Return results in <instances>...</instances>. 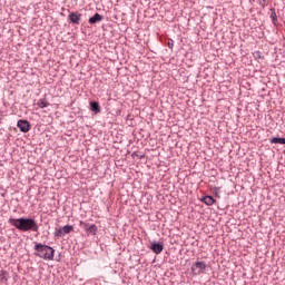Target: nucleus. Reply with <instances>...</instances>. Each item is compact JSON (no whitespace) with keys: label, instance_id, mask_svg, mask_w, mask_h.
<instances>
[{"label":"nucleus","instance_id":"obj_1","mask_svg":"<svg viewBox=\"0 0 285 285\" xmlns=\"http://www.w3.org/2000/svg\"><path fill=\"white\" fill-rule=\"evenodd\" d=\"M9 224L22 233H39V225L33 218H9Z\"/></svg>","mask_w":285,"mask_h":285},{"label":"nucleus","instance_id":"obj_2","mask_svg":"<svg viewBox=\"0 0 285 285\" xmlns=\"http://www.w3.org/2000/svg\"><path fill=\"white\" fill-rule=\"evenodd\" d=\"M33 250L36 252L35 255L41 259H46L47 262H52V259H55V248L48 245L36 243Z\"/></svg>","mask_w":285,"mask_h":285},{"label":"nucleus","instance_id":"obj_3","mask_svg":"<svg viewBox=\"0 0 285 285\" xmlns=\"http://www.w3.org/2000/svg\"><path fill=\"white\" fill-rule=\"evenodd\" d=\"M206 263L202 261H197L191 265V273L194 275H202L203 273H206Z\"/></svg>","mask_w":285,"mask_h":285},{"label":"nucleus","instance_id":"obj_4","mask_svg":"<svg viewBox=\"0 0 285 285\" xmlns=\"http://www.w3.org/2000/svg\"><path fill=\"white\" fill-rule=\"evenodd\" d=\"M80 226H83L86 233H88L89 235H97V225H90V223H83V220H80Z\"/></svg>","mask_w":285,"mask_h":285},{"label":"nucleus","instance_id":"obj_5","mask_svg":"<svg viewBox=\"0 0 285 285\" xmlns=\"http://www.w3.org/2000/svg\"><path fill=\"white\" fill-rule=\"evenodd\" d=\"M68 19L75 26H79V23H81V13H79V12H71V13H69Z\"/></svg>","mask_w":285,"mask_h":285},{"label":"nucleus","instance_id":"obj_6","mask_svg":"<svg viewBox=\"0 0 285 285\" xmlns=\"http://www.w3.org/2000/svg\"><path fill=\"white\" fill-rule=\"evenodd\" d=\"M17 127L21 132H30V122L28 120H18Z\"/></svg>","mask_w":285,"mask_h":285},{"label":"nucleus","instance_id":"obj_7","mask_svg":"<svg viewBox=\"0 0 285 285\" xmlns=\"http://www.w3.org/2000/svg\"><path fill=\"white\" fill-rule=\"evenodd\" d=\"M150 249L155 255H160V253L164 250V243H151Z\"/></svg>","mask_w":285,"mask_h":285},{"label":"nucleus","instance_id":"obj_8","mask_svg":"<svg viewBox=\"0 0 285 285\" xmlns=\"http://www.w3.org/2000/svg\"><path fill=\"white\" fill-rule=\"evenodd\" d=\"M99 21H104V16L99 13H95L91 18H89V23L91 24L99 23Z\"/></svg>","mask_w":285,"mask_h":285},{"label":"nucleus","instance_id":"obj_9","mask_svg":"<svg viewBox=\"0 0 285 285\" xmlns=\"http://www.w3.org/2000/svg\"><path fill=\"white\" fill-rule=\"evenodd\" d=\"M203 204H206V206H213L215 204V198L213 196H204L202 198Z\"/></svg>","mask_w":285,"mask_h":285},{"label":"nucleus","instance_id":"obj_10","mask_svg":"<svg viewBox=\"0 0 285 285\" xmlns=\"http://www.w3.org/2000/svg\"><path fill=\"white\" fill-rule=\"evenodd\" d=\"M90 110L92 112H96V115H98V112H101V107H99V102L97 101H91L90 102Z\"/></svg>","mask_w":285,"mask_h":285},{"label":"nucleus","instance_id":"obj_11","mask_svg":"<svg viewBox=\"0 0 285 285\" xmlns=\"http://www.w3.org/2000/svg\"><path fill=\"white\" fill-rule=\"evenodd\" d=\"M9 277L10 276H9L8 272H6L3 269L0 271V282H1V284H8Z\"/></svg>","mask_w":285,"mask_h":285},{"label":"nucleus","instance_id":"obj_12","mask_svg":"<svg viewBox=\"0 0 285 285\" xmlns=\"http://www.w3.org/2000/svg\"><path fill=\"white\" fill-rule=\"evenodd\" d=\"M37 106L40 108H48V106H50V102H48V100L46 98H40L37 101Z\"/></svg>","mask_w":285,"mask_h":285},{"label":"nucleus","instance_id":"obj_13","mask_svg":"<svg viewBox=\"0 0 285 285\" xmlns=\"http://www.w3.org/2000/svg\"><path fill=\"white\" fill-rule=\"evenodd\" d=\"M61 228H62L63 235H70V233H72V230H75V227L71 225H66Z\"/></svg>","mask_w":285,"mask_h":285},{"label":"nucleus","instance_id":"obj_14","mask_svg":"<svg viewBox=\"0 0 285 285\" xmlns=\"http://www.w3.org/2000/svg\"><path fill=\"white\" fill-rule=\"evenodd\" d=\"M269 142L271 144H281V145L285 146V138L274 137V138L269 139Z\"/></svg>","mask_w":285,"mask_h":285},{"label":"nucleus","instance_id":"obj_15","mask_svg":"<svg viewBox=\"0 0 285 285\" xmlns=\"http://www.w3.org/2000/svg\"><path fill=\"white\" fill-rule=\"evenodd\" d=\"M271 19H272L274 26H277V12H275V8L271 9Z\"/></svg>","mask_w":285,"mask_h":285},{"label":"nucleus","instance_id":"obj_16","mask_svg":"<svg viewBox=\"0 0 285 285\" xmlns=\"http://www.w3.org/2000/svg\"><path fill=\"white\" fill-rule=\"evenodd\" d=\"M63 236H65V234H63L62 227L56 228V230H55V237H63Z\"/></svg>","mask_w":285,"mask_h":285},{"label":"nucleus","instance_id":"obj_17","mask_svg":"<svg viewBox=\"0 0 285 285\" xmlns=\"http://www.w3.org/2000/svg\"><path fill=\"white\" fill-rule=\"evenodd\" d=\"M167 46H168V48H173V46H174L173 40H169L168 43H167Z\"/></svg>","mask_w":285,"mask_h":285},{"label":"nucleus","instance_id":"obj_18","mask_svg":"<svg viewBox=\"0 0 285 285\" xmlns=\"http://www.w3.org/2000/svg\"><path fill=\"white\" fill-rule=\"evenodd\" d=\"M256 57H257L258 59L262 58V52L257 51V52H256Z\"/></svg>","mask_w":285,"mask_h":285},{"label":"nucleus","instance_id":"obj_19","mask_svg":"<svg viewBox=\"0 0 285 285\" xmlns=\"http://www.w3.org/2000/svg\"><path fill=\"white\" fill-rule=\"evenodd\" d=\"M214 190H215V193H218V191H219V188L215 187Z\"/></svg>","mask_w":285,"mask_h":285}]
</instances>
